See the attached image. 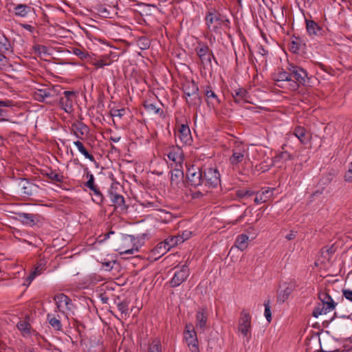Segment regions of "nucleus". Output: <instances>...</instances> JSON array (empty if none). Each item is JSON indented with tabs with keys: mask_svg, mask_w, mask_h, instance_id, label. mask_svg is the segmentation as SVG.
Returning a JSON list of instances; mask_svg holds the SVG:
<instances>
[{
	"mask_svg": "<svg viewBox=\"0 0 352 352\" xmlns=\"http://www.w3.org/2000/svg\"><path fill=\"white\" fill-rule=\"evenodd\" d=\"M17 328L24 336L30 333V325L25 320H20L17 324Z\"/></svg>",
	"mask_w": 352,
	"mask_h": 352,
	"instance_id": "obj_32",
	"label": "nucleus"
},
{
	"mask_svg": "<svg viewBox=\"0 0 352 352\" xmlns=\"http://www.w3.org/2000/svg\"><path fill=\"white\" fill-rule=\"evenodd\" d=\"M74 144L77 147L79 152L82 153L86 158L89 159L91 162L94 161V156L88 153L81 142L76 141L74 142Z\"/></svg>",
	"mask_w": 352,
	"mask_h": 352,
	"instance_id": "obj_30",
	"label": "nucleus"
},
{
	"mask_svg": "<svg viewBox=\"0 0 352 352\" xmlns=\"http://www.w3.org/2000/svg\"><path fill=\"white\" fill-rule=\"evenodd\" d=\"M249 236L245 234L237 236L234 246L239 250L243 251L248 246Z\"/></svg>",
	"mask_w": 352,
	"mask_h": 352,
	"instance_id": "obj_24",
	"label": "nucleus"
},
{
	"mask_svg": "<svg viewBox=\"0 0 352 352\" xmlns=\"http://www.w3.org/2000/svg\"><path fill=\"white\" fill-rule=\"evenodd\" d=\"M4 138L0 135V146H2L4 144Z\"/></svg>",
	"mask_w": 352,
	"mask_h": 352,
	"instance_id": "obj_58",
	"label": "nucleus"
},
{
	"mask_svg": "<svg viewBox=\"0 0 352 352\" xmlns=\"http://www.w3.org/2000/svg\"><path fill=\"white\" fill-rule=\"evenodd\" d=\"M50 96V90L47 88L37 89L34 93V98L39 102H43L46 98Z\"/></svg>",
	"mask_w": 352,
	"mask_h": 352,
	"instance_id": "obj_25",
	"label": "nucleus"
},
{
	"mask_svg": "<svg viewBox=\"0 0 352 352\" xmlns=\"http://www.w3.org/2000/svg\"><path fill=\"white\" fill-rule=\"evenodd\" d=\"M189 276V270L186 265H183L181 269L176 271L174 274L170 283L173 287H177L181 285Z\"/></svg>",
	"mask_w": 352,
	"mask_h": 352,
	"instance_id": "obj_14",
	"label": "nucleus"
},
{
	"mask_svg": "<svg viewBox=\"0 0 352 352\" xmlns=\"http://www.w3.org/2000/svg\"><path fill=\"white\" fill-rule=\"evenodd\" d=\"M110 140L113 142H118L120 140V137L118 135H111Z\"/></svg>",
	"mask_w": 352,
	"mask_h": 352,
	"instance_id": "obj_52",
	"label": "nucleus"
},
{
	"mask_svg": "<svg viewBox=\"0 0 352 352\" xmlns=\"http://www.w3.org/2000/svg\"><path fill=\"white\" fill-rule=\"evenodd\" d=\"M318 298L322 303V307H317L314 311V316L318 317L319 315L326 314L327 312L333 311L336 306V303L332 299L329 292L322 290L318 292Z\"/></svg>",
	"mask_w": 352,
	"mask_h": 352,
	"instance_id": "obj_1",
	"label": "nucleus"
},
{
	"mask_svg": "<svg viewBox=\"0 0 352 352\" xmlns=\"http://www.w3.org/2000/svg\"><path fill=\"white\" fill-rule=\"evenodd\" d=\"M25 184H28V186H26L25 185V184H23V188L24 190L23 193L25 195H30L32 194L31 190L29 189L31 187V184L28 183L27 182H25Z\"/></svg>",
	"mask_w": 352,
	"mask_h": 352,
	"instance_id": "obj_50",
	"label": "nucleus"
},
{
	"mask_svg": "<svg viewBox=\"0 0 352 352\" xmlns=\"http://www.w3.org/2000/svg\"><path fill=\"white\" fill-rule=\"evenodd\" d=\"M118 309L122 314L126 315L129 309L128 305L125 302H120L118 305Z\"/></svg>",
	"mask_w": 352,
	"mask_h": 352,
	"instance_id": "obj_41",
	"label": "nucleus"
},
{
	"mask_svg": "<svg viewBox=\"0 0 352 352\" xmlns=\"http://www.w3.org/2000/svg\"><path fill=\"white\" fill-rule=\"evenodd\" d=\"M148 352H162L161 351V342L158 339H154L148 347Z\"/></svg>",
	"mask_w": 352,
	"mask_h": 352,
	"instance_id": "obj_34",
	"label": "nucleus"
},
{
	"mask_svg": "<svg viewBox=\"0 0 352 352\" xmlns=\"http://www.w3.org/2000/svg\"><path fill=\"white\" fill-rule=\"evenodd\" d=\"M191 232L189 230H185L182 232V235H179L180 237L182 238L183 242L187 239H188L191 236Z\"/></svg>",
	"mask_w": 352,
	"mask_h": 352,
	"instance_id": "obj_49",
	"label": "nucleus"
},
{
	"mask_svg": "<svg viewBox=\"0 0 352 352\" xmlns=\"http://www.w3.org/2000/svg\"><path fill=\"white\" fill-rule=\"evenodd\" d=\"M12 102L10 100H0L1 107H10L12 106ZM5 111L0 108V122L8 121V119L3 118Z\"/></svg>",
	"mask_w": 352,
	"mask_h": 352,
	"instance_id": "obj_35",
	"label": "nucleus"
},
{
	"mask_svg": "<svg viewBox=\"0 0 352 352\" xmlns=\"http://www.w3.org/2000/svg\"><path fill=\"white\" fill-rule=\"evenodd\" d=\"M170 184L174 189H180L184 185V173L179 168H175L171 171Z\"/></svg>",
	"mask_w": 352,
	"mask_h": 352,
	"instance_id": "obj_15",
	"label": "nucleus"
},
{
	"mask_svg": "<svg viewBox=\"0 0 352 352\" xmlns=\"http://www.w3.org/2000/svg\"><path fill=\"white\" fill-rule=\"evenodd\" d=\"M253 194H254L253 192H250L248 189H241V190H239L236 192L237 196L240 198L250 197Z\"/></svg>",
	"mask_w": 352,
	"mask_h": 352,
	"instance_id": "obj_40",
	"label": "nucleus"
},
{
	"mask_svg": "<svg viewBox=\"0 0 352 352\" xmlns=\"http://www.w3.org/2000/svg\"><path fill=\"white\" fill-rule=\"evenodd\" d=\"M95 197H94L92 199L94 202H96L98 204H100L102 202L103 197L102 194L100 192L99 190H96V191H94Z\"/></svg>",
	"mask_w": 352,
	"mask_h": 352,
	"instance_id": "obj_42",
	"label": "nucleus"
},
{
	"mask_svg": "<svg viewBox=\"0 0 352 352\" xmlns=\"http://www.w3.org/2000/svg\"><path fill=\"white\" fill-rule=\"evenodd\" d=\"M169 250L170 248L165 241H164L159 243L156 247L152 250L151 255L155 260H157L164 255Z\"/></svg>",
	"mask_w": 352,
	"mask_h": 352,
	"instance_id": "obj_20",
	"label": "nucleus"
},
{
	"mask_svg": "<svg viewBox=\"0 0 352 352\" xmlns=\"http://www.w3.org/2000/svg\"><path fill=\"white\" fill-rule=\"evenodd\" d=\"M276 85L286 88L289 90H296L298 89V85L294 80H292L290 72H287L283 69H279L273 76Z\"/></svg>",
	"mask_w": 352,
	"mask_h": 352,
	"instance_id": "obj_2",
	"label": "nucleus"
},
{
	"mask_svg": "<svg viewBox=\"0 0 352 352\" xmlns=\"http://www.w3.org/2000/svg\"><path fill=\"white\" fill-rule=\"evenodd\" d=\"M344 178L346 182H352V162L350 163L349 168L347 171L345 173Z\"/></svg>",
	"mask_w": 352,
	"mask_h": 352,
	"instance_id": "obj_43",
	"label": "nucleus"
},
{
	"mask_svg": "<svg viewBox=\"0 0 352 352\" xmlns=\"http://www.w3.org/2000/svg\"><path fill=\"white\" fill-rule=\"evenodd\" d=\"M208 313L205 309H199L196 314V326L197 328L204 329L206 326Z\"/></svg>",
	"mask_w": 352,
	"mask_h": 352,
	"instance_id": "obj_23",
	"label": "nucleus"
},
{
	"mask_svg": "<svg viewBox=\"0 0 352 352\" xmlns=\"http://www.w3.org/2000/svg\"><path fill=\"white\" fill-rule=\"evenodd\" d=\"M275 190V188H266L263 189L261 191H259L256 193V197L254 199V201L256 204L264 203L269 201L272 195L273 192Z\"/></svg>",
	"mask_w": 352,
	"mask_h": 352,
	"instance_id": "obj_21",
	"label": "nucleus"
},
{
	"mask_svg": "<svg viewBox=\"0 0 352 352\" xmlns=\"http://www.w3.org/2000/svg\"><path fill=\"white\" fill-rule=\"evenodd\" d=\"M306 22V30L309 36H320L323 34L322 28L315 21L312 20L305 19Z\"/></svg>",
	"mask_w": 352,
	"mask_h": 352,
	"instance_id": "obj_18",
	"label": "nucleus"
},
{
	"mask_svg": "<svg viewBox=\"0 0 352 352\" xmlns=\"http://www.w3.org/2000/svg\"><path fill=\"white\" fill-rule=\"evenodd\" d=\"M48 176L50 179L58 182H62L64 178L62 175H60L56 172H51L48 174Z\"/></svg>",
	"mask_w": 352,
	"mask_h": 352,
	"instance_id": "obj_38",
	"label": "nucleus"
},
{
	"mask_svg": "<svg viewBox=\"0 0 352 352\" xmlns=\"http://www.w3.org/2000/svg\"><path fill=\"white\" fill-rule=\"evenodd\" d=\"M176 136L184 144H190L192 141V136L188 125L182 124L178 126Z\"/></svg>",
	"mask_w": 352,
	"mask_h": 352,
	"instance_id": "obj_17",
	"label": "nucleus"
},
{
	"mask_svg": "<svg viewBox=\"0 0 352 352\" xmlns=\"http://www.w3.org/2000/svg\"><path fill=\"white\" fill-rule=\"evenodd\" d=\"M54 299L58 310L65 314L67 318L70 313H73L74 305L72 300L66 295L58 294L54 296Z\"/></svg>",
	"mask_w": 352,
	"mask_h": 352,
	"instance_id": "obj_6",
	"label": "nucleus"
},
{
	"mask_svg": "<svg viewBox=\"0 0 352 352\" xmlns=\"http://www.w3.org/2000/svg\"><path fill=\"white\" fill-rule=\"evenodd\" d=\"M6 63H7L6 57L4 55L0 54V68L5 66Z\"/></svg>",
	"mask_w": 352,
	"mask_h": 352,
	"instance_id": "obj_51",
	"label": "nucleus"
},
{
	"mask_svg": "<svg viewBox=\"0 0 352 352\" xmlns=\"http://www.w3.org/2000/svg\"><path fill=\"white\" fill-rule=\"evenodd\" d=\"M110 198L116 209L120 210V212H125L126 210L127 206L125 204L123 196L117 193L111 192Z\"/></svg>",
	"mask_w": 352,
	"mask_h": 352,
	"instance_id": "obj_22",
	"label": "nucleus"
},
{
	"mask_svg": "<svg viewBox=\"0 0 352 352\" xmlns=\"http://www.w3.org/2000/svg\"><path fill=\"white\" fill-rule=\"evenodd\" d=\"M184 339L192 352H199L197 337L192 324H187L184 332Z\"/></svg>",
	"mask_w": 352,
	"mask_h": 352,
	"instance_id": "obj_7",
	"label": "nucleus"
},
{
	"mask_svg": "<svg viewBox=\"0 0 352 352\" xmlns=\"http://www.w3.org/2000/svg\"><path fill=\"white\" fill-rule=\"evenodd\" d=\"M232 97L236 103L250 102V96L243 88L235 89L232 93Z\"/></svg>",
	"mask_w": 352,
	"mask_h": 352,
	"instance_id": "obj_19",
	"label": "nucleus"
},
{
	"mask_svg": "<svg viewBox=\"0 0 352 352\" xmlns=\"http://www.w3.org/2000/svg\"><path fill=\"white\" fill-rule=\"evenodd\" d=\"M343 296L349 301L352 302V290L344 289L342 290Z\"/></svg>",
	"mask_w": 352,
	"mask_h": 352,
	"instance_id": "obj_48",
	"label": "nucleus"
},
{
	"mask_svg": "<svg viewBox=\"0 0 352 352\" xmlns=\"http://www.w3.org/2000/svg\"><path fill=\"white\" fill-rule=\"evenodd\" d=\"M47 320L50 324L53 327L55 330L60 331L62 329V324L59 318H56L53 314H47Z\"/></svg>",
	"mask_w": 352,
	"mask_h": 352,
	"instance_id": "obj_27",
	"label": "nucleus"
},
{
	"mask_svg": "<svg viewBox=\"0 0 352 352\" xmlns=\"http://www.w3.org/2000/svg\"><path fill=\"white\" fill-rule=\"evenodd\" d=\"M265 316L266 319L268 321L271 320V311H270V307L269 305V301L267 302H265Z\"/></svg>",
	"mask_w": 352,
	"mask_h": 352,
	"instance_id": "obj_44",
	"label": "nucleus"
},
{
	"mask_svg": "<svg viewBox=\"0 0 352 352\" xmlns=\"http://www.w3.org/2000/svg\"><path fill=\"white\" fill-rule=\"evenodd\" d=\"M123 252L125 254H133L134 252V250L133 249L126 250H124Z\"/></svg>",
	"mask_w": 352,
	"mask_h": 352,
	"instance_id": "obj_57",
	"label": "nucleus"
},
{
	"mask_svg": "<svg viewBox=\"0 0 352 352\" xmlns=\"http://www.w3.org/2000/svg\"><path fill=\"white\" fill-rule=\"evenodd\" d=\"M277 157L280 160H283V161H287V160H289L291 159V155L287 152V151H284V152H282L280 153L278 156Z\"/></svg>",
	"mask_w": 352,
	"mask_h": 352,
	"instance_id": "obj_45",
	"label": "nucleus"
},
{
	"mask_svg": "<svg viewBox=\"0 0 352 352\" xmlns=\"http://www.w3.org/2000/svg\"><path fill=\"white\" fill-rule=\"evenodd\" d=\"M206 23L210 32H218L223 25L228 23L219 13L213 11L209 12L206 16Z\"/></svg>",
	"mask_w": 352,
	"mask_h": 352,
	"instance_id": "obj_3",
	"label": "nucleus"
},
{
	"mask_svg": "<svg viewBox=\"0 0 352 352\" xmlns=\"http://www.w3.org/2000/svg\"><path fill=\"white\" fill-rule=\"evenodd\" d=\"M30 11V8L24 4H19L14 8L15 14L21 17L25 16Z\"/></svg>",
	"mask_w": 352,
	"mask_h": 352,
	"instance_id": "obj_29",
	"label": "nucleus"
},
{
	"mask_svg": "<svg viewBox=\"0 0 352 352\" xmlns=\"http://www.w3.org/2000/svg\"><path fill=\"white\" fill-rule=\"evenodd\" d=\"M74 54L81 59H86L89 56L87 52L79 48L74 49Z\"/></svg>",
	"mask_w": 352,
	"mask_h": 352,
	"instance_id": "obj_39",
	"label": "nucleus"
},
{
	"mask_svg": "<svg viewBox=\"0 0 352 352\" xmlns=\"http://www.w3.org/2000/svg\"><path fill=\"white\" fill-rule=\"evenodd\" d=\"M25 28L27 29V30H31L32 29V26L30 25H25Z\"/></svg>",
	"mask_w": 352,
	"mask_h": 352,
	"instance_id": "obj_59",
	"label": "nucleus"
},
{
	"mask_svg": "<svg viewBox=\"0 0 352 352\" xmlns=\"http://www.w3.org/2000/svg\"><path fill=\"white\" fill-rule=\"evenodd\" d=\"M314 0H304V3L305 5H307L308 6H310Z\"/></svg>",
	"mask_w": 352,
	"mask_h": 352,
	"instance_id": "obj_56",
	"label": "nucleus"
},
{
	"mask_svg": "<svg viewBox=\"0 0 352 352\" xmlns=\"http://www.w3.org/2000/svg\"><path fill=\"white\" fill-rule=\"evenodd\" d=\"M166 155L176 166H182L184 162V154L182 149L178 146L170 147L166 151Z\"/></svg>",
	"mask_w": 352,
	"mask_h": 352,
	"instance_id": "obj_10",
	"label": "nucleus"
},
{
	"mask_svg": "<svg viewBox=\"0 0 352 352\" xmlns=\"http://www.w3.org/2000/svg\"><path fill=\"white\" fill-rule=\"evenodd\" d=\"M287 69L290 72L291 76H292L296 79L294 82L297 83L298 87L299 85H305L307 82V72L302 68L289 64Z\"/></svg>",
	"mask_w": 352,
	"mask_h": 352,
	"instance_id": "obj_9",
	"label": "nucleus"
},
{
	"mask_svg": "<svg viewBox=\"0 0 352 352\" xmlns=\"http://www.w3.org/2000/svg\"><path fill=\"white\" fill-rule=\"evenodd\" d=\"M91 63H92V65H94V66H96L98 68H101V67H104V65H108V63H107L104 60H103L102 59L93 60V61H91Z\"/></svg>",
	"mask_w": 352,
	"mask_h": 352,
	"instance_id": "obj_46",
	"label": "nucleus"
},
{
	"mask_svg": "<svg viewBox=\"0 0 352 352\" xmlns=\"http://www.w3.org/2000/svg\"><path fill=\"white\" fill-rule=\"evenodd\" d=\"M294 135L302 143H305L309 138L307 131L301 126L295 129Z\"/></svg>",
	"mask_w": 352,
	"mask_h": 352,
	"instance_id": "obj_26",
	"label": "nucleus"
},
{
	"mask_svg": "<svg viewBox=\"0 0 352 352\" xmlns=\"http://www.w3.org/2000/svg\"><path fill=\"white\" fill-rule=\"evenodd\" d=\"M144 107L148 111L154 113H158L160 110L159 107H157L155 104L151 102H146Z\"/></svg>",
	"mask_w": 352,
	"mask_h": 352,
	"instance_id": "obj_36",
	"label": "nucleus"
},
{
	"mask_svg": "<svg viewBox=\"0 0 352 352\" xmlns=\"http://www.w3.org/2000/svg\"><path fill=\"white\" fill-rule=\"evenodd\" d=\"M238 332L242 334V336L246 338L248 342L251 338V316L245 311H243L241 314V316L238 323Z\"/></svg>",
	"mask_w": 352,
	"mask_h": 352,
	"instance_id": "obj_4",
	"label": "nucleus"
},
{
	"mask_svg": "<svg viewBox=\"0 0 352 352\" xmlns=\"http://www.w3.org/2000/svg\"><path fill=\"white\" fill-rule=\"evenodd\" d=\"M295 236H296V234L292 232L286 236V239L288 240H292L295 237Z\"/></svg>",
	"mask_w": 352,
	"mask_h": 352,
	"instance_id": "obj_55",
	"label": "nucleus"
},
{
	"mask_svg": "<svg viewBox=\"0 0 352 352\" xmlns=\"http://www.w3.org/2000/svg\"><path fill=\"white\" fill-rule=\"evenodd\" d=\"M206 96L207 97L208 99H210V98H214L216 100V101L217 102V103L219 102V99L217 98V95L214 94V91H212V90H207L206 91Z\"/></svg>",
	"mask_w": 352,
	"mask_h": 352,
	"instance_id": "obj_47",
	"label": "nucleus"
},
{
	"mask_svg": "<svg viewBox=\"0 0 352 352\" xmlns=\"http://www.w3.org/2000/svg\"><path fill=\"white\" fill-rule=\"evenodd\" d=\"M123 111H124V109L117 110L116 111L117 113H114L113 116L121 117L122 116V112Z\"/></svg>",
	"mask_w": 352,
	"mask_h": 352,
	"instance_id": "obj_54",
	"label": "nucleus"
},
{
	"mask_svg": "<svg viewBox=\"0 0 352 352\" xmlns=\"http://www.w3.org/2000/svg\"><path fill=\"white\" fill-rule=\"evenodd\" d=\"M16 219L24 225L34 226L39 222V216L30 213L19 212L16 214Z\"/></svg>",
	"mask_w": 352,
	"mask_h": 352,
	"instance_id": "obj_16",
	"label": "nucleus"
},
{
	"mask_svg": "<svg viewBox=\"0 0 352 352\" xmlns=\"http://www.w3.org/2000/svg\"><path fill=\"white\" fill-rule=\"evenodd\" d=\"M89 179L86 183L87 187H88L93 192L98 189V186L94 184V177L92 174H88Z\"/></svg>",
	"mask_w": 352,
	"mask_h": 352,
	"instance_id": "obj_37",
	"label": "nucleus"
},
{
	"mask_svg": "<svg viewBox=\"0 0 352 352\" xmlns=\"http://www.w3.org/2000/svg\"><path fill=\"white\" fill-rule=\"evenodd\" d=\"M204 185L208 188L217 187L220 183V174L217 169L210 168L203 170Z\"/></svg>",
	"mask_w": 352,
	"mask_h": 352,
	"instance_id": "obj_8",
	"label": "nucleus"
},
{
	"mask_svg": "<svg viewBox=\"0 0 352 352\" xmlns=\"http://www.w3.org/2000/svg\"><path fill=\"white\" fill-rule=\"evenodd\" d=\"M197 91H198V87L193 82H192L190 84L187 83L184 86V93L188 96H197Z\"/></svg>",
	"mask_w": 352,
	"mask_h": 352,
	"instance_id": "obj_31",
	"label": "nucleus"
},
{
	"mask_svg": "<svg viewBox=\"0 0 352 352\" xmlns=\"http://www.w3.org/2000/svg\"><path fill=\"white\" fill-rule=\"evenodd\" d=\"M74 96V92L65 91L60 99V107L67 113H72L73 111Z\"/></svg>",
	"mask_w": 352,
	"mask_h": 352,
	"instance_id": "obj_13",
	"label": "nucleus"
},
{
	"mask_svg": "<svg viewBox=\"0 0 352 352\" xmlns=\"http://www.w3.org/2000/svg\"><path fill=\"white\" fill-rule=\"evenodd\" d=\"M45 263H38L34 271L30 274L28 277V283L30 284L36 276L41 274L45 270Z\"/></svg>",
	"mask_w": 352,
	"mask_h": 352,
	"instance_id": "obj_28",
	"label": "nucleus"
},
{
	"mask_svg": "<svg viewBox=\"0 0 352 352\" xmlns=\"http://www.w3.org/2000/svg\"><path fill=\"white\" fill-rule=\"evenodd\" d=\"M186 178L188 184L193 187L204 185L203 170L196 166L188 168Z\"/></svg>",
	"mask_w": 352,
	"mask_h": 352,
	"instance_id": "obj_5",
	"label": "nucleus"
},
{
	"mask_svg": "<svg viewBox=\"0 0 352 352\" xmlns=\"http://www.w3.org/2000/svg\"><path fill=\"white\" fill-rule=\"evenodd\" d=\"M24 352H36L35 349L31 346H25L24 348Z\"/></svg>",
	"mask_w": 352,
	"mask_h": 352,
	"instance_id": "obj_53",
	"label": "nucleus"
},
{
	"mask_svg": "<svg viewBox=\"0 0 352 352\" xmlns=\"http://www.w3.org/2000/svg\"><path fill=\"white\" fill-rule=\"evenodd\" d=\"M165 242L167 243V245H168V247L170 249L172 247H173L179 243H183V239L179 235L173 236L167 238L165 240Z\"/></svg>",
	"mask_w": 352,
	"mask_h": 352,
	"instance_id": "obj_33",
	"label": "nucleus"
},
{
	"mask_svg": "<svg viewBox=\"0 0 352 352\" xmlns=\"http://www.w3.org/2000/svg\"><path fill=\"white\" fill-rule=\"evenodd\" d=\"M247 154V148L245 146L239 144L236 146L232 150V155L230 157L231 164L235 166L241 163Z\"/></svg>",
	"mask_w": 352,
	"mask_h": 352,
	"instance_id": "obj_12",
	"label": "nucleus"
},
{
	"mask_svg": "<svg viewBox=\"0 0 352 352\" xmlns=\"http://www.w3.org/2000/svg\"><path fill=\"white\" fill-rule=\"evenodd\" d=\"M201 63L204 67L211 65L212 58H214L212 51L206 45H199L196 49Z\"/></svg>",
	"mask_w": 352,
	"mask_h": 352,
	"instance_id": "obj_11",
	"label": "nucleus"
}]
</instances>
